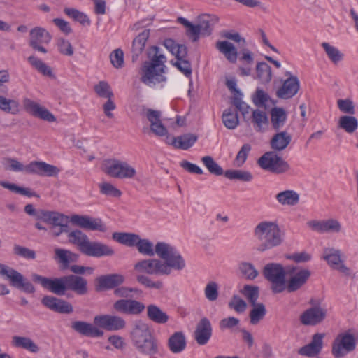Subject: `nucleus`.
Here are the masks:
<instances>
[{
    "label": "nucleus",
    "instance_id": "obj_1",
    "mask_svg": "<svg viewBox=\"0 0 358 358\" xmlns=\"http://www.w3.org/2000/svg\"><path fill=\"white\" fill-rule=\"evenodd\" d=\"M155 253L159 259H142L134 265L139 273L151 275H170L173 270L182 271L186 266L184 258L173 245L165 242H157Z\"/></svg>",
    "mask_w": 358,
    "mask_h": 358
},
{
    "label": "nucleus",
    "instance_id": "obj_2",
    "mask_svg": "<svg viewBox=\"0 0 358 358\" xmlns=\"http://www.w3.org/2000/svg\"><path fill=\"white\" fill-rule=\"evenodd\" d=\"M148 56L150 60L145 61L143 64L141 69V80L147 86L154 87L157 84L166 80L164 76L166 58L157 46H153L149 50Z\"/></svg>",
    "mask_w": 358,
    "mask_h": 358
},
{
    "label": "nucleus",
    "instance_id": "obj_3",
    "mask_svg": "<svg viewBox=\"0 0 358 358\" xmlns=\"http://www.w3.org/2000/svg\"><path fill=\"white\" fill-rule=\"evenodd\" d=\"M131 343L141 355L154 356L159 352V341L148 324L142 320L133 323L129 334Z\"/></svg>",
    "mask_w": 358,
    "mask_h": 358
},
{
    "label": "nucleus",
    "instance_id": "obj_4",
    "mask_svg": "<svg viewBox=\"0 0 358 358\" xmlns=\"http://www.w3.org/2000/svg\"><path fill=\"white\" fill-rule=\"evenodd\" d=\"M258 242L257 250L264 252L280 246L284 241V233L275 222L262 221L253 229Z\"/></svg>",
    "mask_w": 358,
    "mask_h": 358
},
{
    "label": "nucleus",
    "instance_id": "obj_5",
    "mask_svg": "<svg viewBox=\"0 0 358 358\" xmlns=\"http://www.w3.org/2000/svg\"><path fill=\"white\" fill-rule=\"evenodd\" d=\"M6 161L10 164L8 169L13 171H24L29 174H37L41 176L52 177L57 176L60 171L57 166L44 162L34 161L24 166L15 159L8 158Z\"/></svg>",
    "mask_w": 358,
    "mask_h": 358
},
{
    "label": "nucleus",
    "instance_id": "obj_6",
    "mask_svg": "<svg viewBox=\"0 0 358 358\" xmlns=\"http://www.w3.org/2000/svg\"><path fill=\"white\" fill-rule=\"evenodd\" d=\"M286 273L283 266L280 264L269 263L263 270L264 278L271 283V289L273 293H280L286 287Z\"/></svg>",
    "mask_w": 358,
    "mask_h": 358
},
{
    "label": "nucleus",
    "instance_id": "obj_7",
    "mask_svg": "<svg viewBox=\"0 0 358 358\" xmlns=\"http://www.w3.org/2000/svg\"><path fill=\"white\" fill-rule=\"evenodd\" d=\"M103 171L115 178H133L136 174V169L127 162L111 159L104 162Z\"/></svg>",
    "mask_w": 358,
    "mask_h": 358
},
{
    "label": "nucleus",
    "instance_id": "obj_8",
    "mask_svg": "<svg viewBox=\"0 0 358 358\" xmlns=\"http://www.w3.org/2000/svg\"><path fill=\"white\" fill-rule=\"evenodd\" d=\"M259 166L264 170L276 174H282L289 170V164L275 152L264 153L257 161Z\"/></svg>",
    "mask_w": 358,
    "mask_h": 358
},
{
    "label": "nucleus",
    "instance_id": "obj_9",
    "mask_svg": "<svg viewBox=\"0 0 358 358\" xmlns=\"http://www.w3.org/2000/svg\"><path fill=\"white\" fill-rule=\"evenodd\" d=\"M0 274L6 276L13 287L27 294H33L35 292L32 283L25 279L20 272L1 263Z\"/></svg>",
    "mask_w": 358,
    "mask_h": 358
},
{
    "label": "nucleus",
    "instance_id": "obj_10",
    "mask_svg": "<svg viewBox=\"0 0 358 358\" xmlns=\"http://www.w3.org/2000/svg\"><path fill=\"white\" fill-rule=\"evenodd\" d=\"M287 273L289 276L285 287L288 292H294L301 288L306 284L311 275L308 269L296 266L287 267Z\"/></svg>",
    "mask_w": 358,
    "mask_h": 358
},
{
    "label": "nucleus",
    "instance_id": "obj_11",
    "mask_svg": "<svg viewBox=\"0 0 358 358\" xmlns=\"http://www.w3.org/2000/svg\"><path fill=\"white\" fill-rule=\"evenodd\" d=\"M356 343L352 334L345 332L339 334L332 345V353L336 358L343 357L346 353L355 349Z\"/></svg>",
    "mask_w": 358,
    "mask_h": 358
},
{
    "label": "nucleus",
    "instance_id": "obj_12",
    "mask_svg": "<svg viewBox=\"0 0 358 358\" xmlns=\"http://www.w3.org/2000/svg\"><path fill=\"white\" fill-rule=\"evenodd\" d=\"M32 280L35 282L41 284L45 289L57 295L63 296L67 291L66 282H64V276L61 278H48L42 275L34 273L31 275Z\"/></svg>",
    "mask_w": 358,
    "mask_h": 358
},
{
    "label": "nucleus",
    "instance_id": "obj_13",
    "mask_svg": "<svg viewBox=\"0 0 358 358\" xmlns=\"http://www.w3.org/2000/svg\"><path fill=\"white\" fill-rule=\"evenodd\" d=\"M70 221L73 225L86 230L105 232L107 229L101 219L89 215L75 214L71 217Z\"/></svg>",
    "mask_w": 358,
    "mask_h": 358
},
{
    "label": "nucleus",
    "instance_id": "obj_14",
    "mask_svg": "<svg viewBox=\"0 0 358 358\" xmlns=\"http://www.w3.org/2000/svg\"><path fill=\"white\" fill-rule=\"evenodd\" d=\"M94 324L110 331H120L126 327V321L122 317L112 315H96L94 318Z\"/></svg>",
    "mask_w": 358,
    "mask_h": 358
},
{
    "label": "nucleus",
    "instance_id": "obj_15",
    "mask_svg": "<svg viewBox=\"0 0 358 358\" xmlns=\"http://www.w3.org/2000/svg\"><path fill=\"white\" fill-rule=\"evenodd\" d=\"M341 252L340 250L334 248H326L323 250L322 258L333 269L338 270L346 276L350 275V269L347 267L341 258Z\"/></svg>",
    "mask_w": 358,
    "mask_h": 358
},
{
    "label": "nucleus",
    "instance_id": "obj_16",
    "mask_svg": "<svg viewBox=\"0 0 358 358\" xmlns=\"http://www.w3.org/2000/svg\"><path fill=\"white\" fill-rule=\"evenodd\" d=\"M327 310L320 306L308 308L300 315V322L306 326H315L322 323L326 318Z\"/></svg>",
    "mask_w": 358,
    "mask_h": 358
},
{
    "label": "nucleus",
    "instance_id": "obj_17",
    "mask_svg": "<svg viewBox=\"0 0 358 358\" xmlns=\"http://www.w3.org/2000/svg\"><path fill=\"white\" fill-rule=\"evenodd\" d=\"M145 308V305L134 299H119L113 303V309L121 314L138 315Z\"/></svg>",
    "mask_w": 358,
    "mask_h": 358
},
{
    "label": "nucleus",
    "instance_id": "obj_18",
    "mask_svg": "<svg viewBox=\"0 0 358 358\" xmlns=\"http://www.w3.org/2000/svg\"><path fill=\"white\" fill-rule=\"evenodd\" d=\"M82 254L96 258L110 257L115 254L114 249L102 242L91 241L90 239Z\"/></svg>",
    "mask_w": 358,
    "mask_h": 358
},
{
    "label": "nucleus",
    "instance_id": "obj_19",
    "mask_svg": "<svg viewBox=\"0 0 358 358\" xmlns=\"http://www.w3.org/2000/svg\"><path fill=\"white\" fill-rule=\"evenodd\" d=\"M286 75H289V77L284 81L281 87L276 92L278 98L284 99L293 97L298 92L300 87L299 80L296 76H292L290 72H287Z\"/></svg>",
    "mask_w": 358,
    "mask_h": 358
},
{
    "label": "nucleus",
    "instance_id": "obj_20",
    "mask_svg": "<svg viewBox=\"0 0 358 358\" xmlns=\"http://www.w3.org/2000/svg\"><path fill=\"white\" fill-rule=\"evenodd\" d=\"M23 105L25 110L34 117H38L48 122H53L56 121V118L54 115L48 109L41 106L38 103L29 99H24L23 101Z\"/></svg>",
    "mask_w": 358,
    "mask_h": 358
},
{
    "label": "nucleus",
    "instance_id": "obj_21",
    "mask_svg": "<svg viewBox=\"0 0 358 358\" xmlns=\"http://www.w3.org/2000/svg\"><path fill=\"white\" fill-rule=\"evenodd\" d=\"M312 230L319 233H338L341 229L340 222L335 219L311 220L308 222Z\"/></svg>",
    "mask_w": 358,
    "mask_h": 358
},
{
    "label": "nucleus",
    "instance_id": "obj_22",
    "mask_svg": "<svg viewBox=\"0 0 358 358\" xmlns=\"http://www.w3.org/2000/svg\"><path fill=\"white\" fill-rule=\"evenodd\" d=\"M41 303L54 312L59 313H71L73 312V307L69 303L52 296H45L41 299Z\"/></svg>",
    "mask_w": 358,
    "mask_h": 358
},
{
    "label": "nucleus",
    "instance_id": "obj_23",
    "mask_svg": "<svg viewBox=\"0 0 358 358\" xmlns=\"http://www.w3.org/2000/svg\"><path fill=\"white\" fill-rule=\"evenodd\" d=\"M212 336V326L210 320L202 318L196 324L194 331V339L199 345H206Z\"/></svg>",
    "mask_w": 358,
    "mask_h": 358
},
{
    "label": "nucleus",
    "instance_id": "obj_24",
    "mask_svg": "<svg viewBox=\"0 0 358 358\" xmlns=\"http://www.w3.org/2000/svg\"><path fill=\"white\" fill-rule=\"evenodd\" d=\"M124 277L121 274L114 273L101 275L96 278V290H107L115 288L124 282Z\"/></svg>",
    "mask_w": 358,
    "mask_h": 358
},
{
    "label": "nucleus",
    "instance_id": "obj_25",
    "mask_svg": "<svg viewBox=\"0 0 358 358\" xmlns=\"http://www.w3.org/2000/svg\"><path fill=\"white\" fill-rule=\"evenodd\" d=\"M67 290L76 292L78 295H84L87 293V280L77 275H64Z\"/></svg>",
    "mask_w": 358,
    "mask_h": 358
},
{
    "label": "nucleus",
    "instance_id": "obj_26",
    "mask_svg": "<svg viewBox=\"0 0 358 358\" xmlns=\"http://www.w3.org/2000/svg\"><path fill=\"white\" fill-rule=\"evenodd\" d=\"M71 327L76 332L87 337H101L103 335V331L94 324L84 321L73 322Z\"/></svg>",
    "mask_w": 358,
    "mask_h": 358
},
{
    "label": "nucleus",
    "instance_id": "obj_27",
    "mask_svg": "<svg viewBox=\"0 0 358 358\" xmlns=\"http://www.w3.org/2000/svg\"><path fill=\"white\" fill-rule=\"evenodd\" d=\"M146 117L150 122V129L157 136H164L167 134V129L161 122L159 111L148 109L145 112Z\"/></svg>",
    "mask_w": 358,
    "mask_h": 358
},
{
    "label": "nucleus",
    "instance_id": "obj_28",
    "mask_svg": "<svg viewBox=\"0 0 358 358\" xmlns=\"http://www.w3.org/2000/svg\"><path fill=\"white\" fill-rule=\"evenodd\" d=\"M324 337V334L317 333L314 334L311 342L299 350V354L308 357L317 355L322 348V339Z\"/></svg>",
    "mask_w": 358,
    "mask_h": 358
},
{
    "label": "nucleus",
    "instance_id": "obj_29",
    "mask_svg": "<svg viewBox=\"0 0 358 358\" xmlns=\"http://www.w3.org/2000/svg\"><path fill=\"white\" fill-rule=\"evenodd\" d=\"M167 346L169 350L178 354L185 350L187 346L186 337L183 332L176 331L170 336L167 341Z\"/></svg>",
    "mask_w": 358,
    "mask_h": 358
},
{
    "label": "nucleus",
    "instance_id": "obj_30",
    "mask_svg": "<svg viewBox=\"0 0 358 358\" xmlns=\"http://www.w3.org/2000/svg\"><path fill=\"white\" fill-rule=\"evenodd\" d=\"M292 141V135L286 131H279L271 139V147L276 151L284 150Z\"/></svg>",
    "mask_w": 358,
    "mask_h": 358
},
{
    "label": "nucleus",
    "instance_id": "obj_31",
    "mask_svg": "<svg viewBox=\"0 0 358 358\" xmlns=\"http://www.w3.org/2000/svg\"><path fill=\"white\" fill-rule=\"evenodd\" d=\"M150 30L145 29L140 33L133 41L131 52L132 61L135 62L138 59V56L144 50L145 43L149 38Z\"/></svg>",
    "mask_w": 358,
    "mask_h": 358
},
{
    "label": "nucleus",
    "instance_id": "obj_32",
    "mask_svg": "<svg viewBox=\"0 0 358 358\" xmlns=\"http://www.w3.org/2000/svg\"><path fill=\"white\" fill-rule=\"evenodd\" d=\"M218 22V17L215 15H202L198 18V26L201 31V35L207 36L210 35L213 27Z\"/></svg>",
    "mask_w": 358,
    "mask_h": 358
},
{
    "label": "nucleus",
    "instance_id": "obj_33",
    "mask_svg": "<svg viewBox=\"0 0 358 358\" xmlns=\"http://www.w3.org/2000/svg\"><path fill=\"white\" fill-rule=\"evenodd\" d=\"M287 118L284 108L275 107L271 110V124L274 130L280 131L284 127Z\"/></svg>",
    "mask_w": 358,
    "mask_h": 358
},
{
    "label": "nucleus",
    "instance_id": "obj_34",
    "mask_svg": "<svg viewBox=\"0 0 358 358\" xmlns=\"http://www.w3.org/2000/svg\"><path fill=\"white\" fill-rule=\"evenodd\" d=\"M29 35V45L34 43L48 44L52 39L50 34L45 29L41 27H36L31 29Z\"/></svg>",
    "mask_w": 358,
    "mask_h": 358
},
{
    "label": "nucleus",
    "instance_id": "obj_35",
    "mask_svg": "<svg viewBox=\"0 0 358 358\" xmlns=\"http://www.w3.org/2000/svg\"><path fill=\"white\" fill-rule=\"evenodd\" d=\"M147 317L157 324H165L169 319V315L165 312L154 304L147 306Z\"/></svg>",
    "mask_w": 358,
    "mask_h": 358
},
{
    "label": "nucleus",
    "instance_id": "obj_36",
    "mask_svg": "<svg viewBox=\"0 0 358 358\" xmlns=\"http://www.w3.org/2000/svg\"><path fill=\"white\" fill-rule=\"evenodd\" d=\"M277 201L283 206H293L299 201V194L294 190H285L275 195Z\"/></svg>",
    "mask_w": 358,
    "mask_h": 358
},
{
    "label": "nucleus",
    "instance_id": "obj_37",
    "mask_svg": "<svg viewBox=\"0 0 358 358\" xmlns=\"http://www.w3.org/2000/svg\"><path fill=\"white\" fill-rule=\"evenodd\" d=\"M68 238L71 244L76 245L78 248L81 253L90 241L87 235L80 229L70 231L68 234Z\"/></svg>",
    "mask_w": 358,
    "mask_h": 358
},
{
    "label": "nucleus",
    "instance_id": "obj_38",
    "mask_svg": "<svg viewBox=\"0 0 358 358\" xmlns=\"http://www.w3.org/2000/svg\"><path fill=\"white\" fill-rule=\"evenodd\" d=\"M216 48L230 62L235 63L236 62L237 50L231 43L227 41H218L216 43Z\"/></svg>",
    "mask_w": 358,
    "mask_h": 358
},
{
    "label": "nucleus",
    "instance_id": "obj_39",
    "mask_svg": "<svg viewBox=\"0 0 358 358\" xmlns=\"http://www.w3.org/2000/svg\"><path fill=\"white\" fill-rule=\"evenodd\" d=\"M197 141V136L192 134H186L172 139L171 145L176 148L187 150Z\"/></svg>",
    "mask_w": 358,
    "mask_h": 358
},
{
    "label": "nucleus",
    "instance_id": "obj_40",
    "mask_svg": "<svg viewBox=\"0 0 358 358\" xmlns=\"http://www.w3.org/2000/svg\"><path fill=\"white\" fill-rule=\"evenodd\" d=\"M40 215L38 220L50 224L51 228L57 227V224H60V221L64 219V214L57 211H51L43 209Z\"/></svg>",
    "mask_w": 358,
    "mask_h": 358
},
{
    "label": "nucleus",
    "instance_id": "obj_41",
    "mask_svg": "<svg viewBox=\"0 0 358 358\" xmlns=\"http://www.w3.org/2000/svg\"><path fill=\"white\" fill-rule=\"evenodd\" d=\"M12 344L16 348H20L34 353L39 351V347L28 337L15 336L13 337Z\"/></svg>",
    "mask_w": 358,
    "mask_h": 358
},
{
    "label": "nucleus",
    "instance_id": "obj_42",
    "mask_svg": "<svg viewBox=\"0 0 358 358\" xmlns=\"http://www.w3.org/2000/svg\"><path fill=\"white\" fill-rule=\"evenodd\" d=\"M251 121L254 124L255 129L258 132L262 131L264 126H267L268 124L266 112L259 109L252 111Z\"/></svg>",
    "mask_w": 358,
    "mask_h": 358
},
{
    "label": "nucleus",
    "instance_id": "obj_43",
    "mask_svg": "<svg viewBox=\"0 0 358 358\" xmlns=\"http://www.w3.org/2000/svg\"><path fill=\"white\" fill-rule=\"evenodd\" d=\"M338 126L347 133L352 134L358 128V120L354 116L344 115L340 117Z\"/></svg>",
    "mask_w": 358,
    "mask_h": 358
},
{
    "label": "nucleus",
    "instance_id": "obj_44",
    "mask_svg": "<svg viewBox=\"0 0 358 358\" xmlns=\"http://www.w3.org/2000/svg\"><path fill=\"white\" fill-rule=\"evenodd\" d=\"M138 235L132 233L115 232L113 234V238L128 247H134L136 244Z\"/></svg>",
    "mask_w": 358,
    "mask_h": 358
},
{
    "label": "nucleus",
    "instance_id": "obj_45",
    "mask_svg": "<svg viewBox=\"0 0 358 358\" xmlns=\"http://www.w3.org/2000/svg\"><path fill=\"white\" fill-rule=\"evenodd\" d=\"M135 246L139 253L143 255L153 257L156 254L155 246L154 247L153 243L148 239H142L138 236Z\"/></svg>",
    "mask_w": 358,
    "mask_h": 358
},
{
    "label": "nucleus",
    "instance_id": "obj_46",
    "mask_svg": "<svg viewBox=\"0 0 358 358\" xmlns=\"http://www.w3.org/2000/svg\"><path fill=\"white\" fill-rule=\"evenodd\" d=\"M222 119L224 125L229 129H235L239 122L238 114L232 108L226 109L223 112Z\"/></svg>",
    "mask_w": 358,
    "mask_h": 358
},
{
    "label": "nucleus",
    "instance_id": "obj_47",
    "mask_svg": "<svg viewBox=\"0 0 358 358\" xmlns=\"http://www.w3.org/2000/svg\"><path fill=\"white\" fill-rule=\"evenodd\" d=\"M325 51L328 58L334 63L337 64L338 62L343 60L344 55L336 47L330 45L329 43L323 42L321 44Z\"/></svg>",
    "mask_w": 358,
    "mask_h": 358
},
{
    "label": "nucleus",
    "instance_id": "obj_48",
    "mask_svg": "<svg viewBox=\"0 0 358 358\" xmlns=\"http://www.w3.org/2000/svg\"><path fill=\"white\" fill-rule=\"evenodd\" d=\"M27 60L34 69H36L38 72L42 73L43 76H46L48 77L53 76L51 68L36 57L31 55L28 57Z\"/></svg>",
    "mask_w": 358,
    "mask_h": 358
},
{
    "label": "nucleus",
    "instance_id": "obj_49",
    "mask_svg": "<svg viewBox=\"0 0 358 358\" xmlns=\"http://www.w3.org/2000/svg\"><path fill=\"white\" fill-rule=\"evenodd\" d=\"M224 176L230 180H238L243 182H250L252 180V173L242 170H227Z\"/></svg>",
    "mask_w": 358,
    "mask_h": 358
},
{
    "label": "nucleus",
    "instance_id": "obj_50",
    "mask_svg": "<svg viewBox=\"0 0 358 358\" xmlns=\"http://www.w3.org/2000/svg\"><path fill=\"white\" fill-rule=\"evenodd\" d=\"M0 110L6 113L17 114L19 112V103L0 95Z\"/></svg>",
    "mask_w": 358,
    "mask_h": 358
},
{
    "label": "nucleus",
    "instance_id": "obj_51",
    "mask_svg": "<svg viewBox=\"0 0 358 358\" xmlns=\"http://www.w3.org/2000/svg\"><path fill=\"white\" fill-rule=\"evenodd\" d=\"M201 162L206 167L208 171L215 176L224 175L222 168L213 159L211 156H204L201 158Z\"/></svg>",
    "mask_w": 358,
    "mask_h": 358
},
{
    "label": "nucleus",
    "instance_id": "obj_52",
    "mask_svg": "<svg viewBox=\"0 0 358 358\" xmlns=\"http://www.w3.org/2000/svg\"><path fill=\"white\" fill-rule=\"evenodd\" d=\"M243 94H234L231 98V103L236 108L241 112L243 118L246 117V115L249 114L250 107L245 102L242 100Z\"/></svg>",
    "mask_w": 358,
    "mask_h": 358
},
{
    "label": "nucleus",
    "instance_id": "obj_53",
    "mask_svg": "<svg viewBox=\"0 0 358 358\" xmlns=\"http://www.w3.org/2000/svg\"><path fill=\"white\" fill-rule=\"evenodd\" d=\"M252 306L254 308L250 313V323L252 324H257L264 318L266 310L263 303H255V305Z\"/></svg>",
    "mask_w": 358,
    "mask_h": 358
},
{
    "label": "nucleus",
    "instance_id": "obj_54",
    "mask_svg": "<svg viewBox=\"0 0 358 358\" xmlns=\"http://www.w3.org/2000/svg\"><path fill=\"white\" fill-rule=\"evenodd\" d=\"M137 282L146 288L161 289L163 288V282L161 280H152L150 277L144 274L136 275Z\"/></svg>",
    "mask_w": 358,
    "mask_h": 358
},
{
    "label": "nucleus",
    "instance_id": "obj_55",
    "mask_svg": "<svg viewBox=\"0 0 358 358\" xmlns=\"http://www.w3.org/2000/svg\"><path fill=\"white\" fill-rule=\"evenodd\" d=\"M241 292L248 300L251 305H255L259 298V291L257 286L245 285Z\"/></svg>",
    "mask_w": 358,
    "mask_h": 358
},
{
    "label": "nucleus",
    "instance_id": "obj_56",
    "mask_svg": "<svg viewBox=\"0 0 358 358\" xmlns=\"http://www.w3.org/2000/svg\"><path fill=\"white\" fill-rule=\"evenodd\" d=\"M238 269L242 275L248 280H254L259 274L252 264L243 262L239 264Z\"/></svg>",
    "mask_w": 358,
    "mask_h": 358
},
{
    "label": "nucleus",
    "instance_id": "obj_57",
    "mask_svg": "<svg viewBox=\"0 0 358 358\" xmlns=\"http://www.w3.org/2000/svg\"><path fill=\"white\" fill-rule=\"evenodd\" d=\"M0 185L6 189H8L21 195L27 196L28 197H38V195H37L34 192H31L29 188L18 187L15 184L8 183L4 181H0Z\"/></svg>",
    "mask_w": 358,
    "mask_h": 358
},
{
    "label": "nucleus",
    "instance_id": "obj_58",
    "mask_svg": "<svg viewBox=\"0 0 358 358\" xmlns=\"http://www.w3.org/2000/svg\"><path fill=\"white\" fill-rule=\"evenodd\" d=\"M64 12L66 15L73 19L75 21L80 22L83 25H85V24H90V21L87 16L84 13H82L77 9L65 8L64 9Z\"/></svg>",
    "mask_w": 358,
    "mask_h": 358
},
{
    "label": "nucleus",
    "instance_id": "obj_59",
    "mask_svg": "<svg viewBox=\"0 0 358 358\" xmlns=\"http://www.w3.org/2000/svg\"><path fill=\"white\" fill-rule=\"evenodd\" d=\"M257 77L263 82H269L271 79V68L266 62H259L257 67Z\"/></svg>",
    "mask_w": 358,
    "mask_h": 358
},
{
    "label": "nucleus",
    "instance_id": "obj_60",
    "mask_svg": "<svg viewBox=\"0 0 358 358\" xmlns=\"http://www.w3.org/2000/svg\"><path fill=\"white\" fill-rule=\"evenodd\" d=\"M219 287L215 281H210L207 283L204 289L206 298L210 301H214L217 299L219 296Z\"/></svg>",
    "mask_w": 358,
    "mask_h": 358
},
{
    "label": "nucleus",
    "instance_id": "obj_61",
    "mask_svg": "<svg viewBox=\"0 0 358 358\" xmlns=\"http://www.w3.org/2000/svg\"><path fill=\"white\" fill-rule=\"evenodd\" d=\"M94 91L100 96L103 98H112L113 93L110 85L105 81H100L94 86Z\"/></svg>",
    "mask_w": 358,
    "mask_h": 358
},
{
    "label": "nucleus",
    "instance_id": "obj_62",
    "mask_svg": "<svg viewBox=\"0 0 358 358\" xmlns=\"http://www.w3.org/2000/svg\"><path fill=\"white\" fill-rule=\"evenodd\" d=\"M13 253L15 255L27 259H34L36 258V252L34 250L16 244L13 246Z\"/></svg>",
    "mask_w": 358,
    "mask_h": 358
},
{
    "label": "nucleus",
    "instance_id": "obj_63",
    "mask_svg": "<svg viewBox=\"0 0 358 358\" xmlns=\"http://www.w3.org/2000/svg\"><path fill=\"white\" fill-rule=\"evenodd\" d=\"M100 192L101 194L112 196L114 197H119L121 196L122 192L120 190L117 189L112 184L108 182H103L99 185Z\"/></svg>",
    "mask_w": 358,
    "mask_h": 358
},
{
    "label": "nucleus",
    "instance_id": "obj_64",
    "mask_svg": "<svg viewBox=\"0 0 358 358\" xmlns=\"http://www.w3.org/2000/svg\"><path fill=\"white\" fill-rule=\"evenodd\" d=\"M229 307L237 313H243L245 310L247 304L244 300L237 295H234L229 302Z\"/></svg>",
    "mask_w": 358,
    "mask_h": 358
}]
</instances>
